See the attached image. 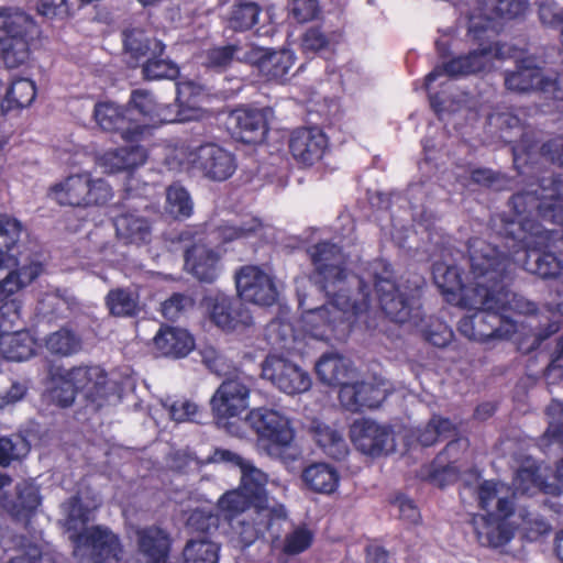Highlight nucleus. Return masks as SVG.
Listing matches in <instances>:
<instances>
[{"label":"nucleus","mask_w":563,"mask_h":563,"mask_svg":"<svg viewBox=\"0 0 563 563\" xmlns=\"http://www.w3.org/2000/svg\"><path fill=\"white\" fill-rule=\"evenodd\" d=\"M455 426L445 418L434 416L423 427L415 431L417 441L423 446H430L439 440H444L454 434Z\"/></svg>","instance_id":"obj_46"},{"label":"nucleus","mask_w":563,"mask_h":563,"mask_svg":"<svg viewBox=\"0 0 563 563\" xmlns=\"http://www.w3.org/2000/svg\"><path fill=\"white\" fill-rule=\"evenodd\" d=\"M36 96L35 85L26 78L14 79L1 103L4 111L30 106Z\"/></svg>","instance_id":"obj_45"},{"label":"nucleus","mask_w":563,"mask_h":563,"mask_svg":"<svg viewBox=\"0 0 563 563\" xmlns=\"http://www.w3.org/2000/svg\"><path fill=\"white\" fill-rule=\"evenodd\" d=\"M46 350L54 355L66 357L81 350V340L68 329H59L45 339Z\"/></svg>","instance_id":"obj_47"},{"label":"nucleus","mask_w":563,"mask_h":563,"mask_svg":"<svg viewBox=\"0 0 563 563\" xmlns=\"http://www.w3.org/2000/svg\"><path fill=\"white\" fill-rule=\"evenodd\" d=\"M247 51L249 47H242L236 44L213 47L206 52L205 64L212 68H224L232 60L245 63L243 54Z\"/></svg>","instance_id":"obj_54"},{"label":"nucleus","mask_w":563,"mask_h":563,"mask_svg":"<svg viewBox=\"0 0 563 563\" xmlns=\"http://www.w3.org/2000/svg\"><path fill=\"white\" fill-rule=\"evenodd\" d=\"M185 563H218L219 545L206 538L190 540L184 549Z\"/></svg>","instance_id":"obj_49"},{"label":"nucleus","mask_w":563,"mask_h":563,"mask_svg":"<svg viewBox=\"0 0 563 563\" xmlns=\"http://www.w3.org/2000/svg\"><path fill=\"white\" fill-rule=\"evenodd\" d=\"M313 540V533L306 527H297L284 540L283 552L296 555L307 550Z\"/></svg>","instance_id":"obj_58"},{"label":"nucleus","mask_w":563,"mask_h":563,"mask_svg":"<svg viewBox=\"0 0 563 563\" xmlns=\"http://www.w3.org/2000/svg\"><path fill=\"white\" fill-rule=\"evenodd\" d=\"M106 306L114 317H133L140 311L139 295L125 288H115L108 292Z\"/></svg>","instance_id":"obj_43"},{"label":"nucleus","mask_w":563,"mask_h":563,"mask_svg":"<svg viewBox=\"0 0 563 563\" xmlns=\"http://www.w3.org/2000/svg\"><path fill=\"white\" fill-rule=\"evenodd\" d=\"M549 427L544 433L543 440L548 443L558 442L563 444V404L553 400L548 409ZM556 477L563 481V460L556 468Z\"/></svg>","instance_id":"obj_52"},{"label":"nucleus","mask_w":563,"mask_h":563,"mask_svg":"<svg viewBox=\"0 0 563 563\" xmlns=\"http://www.w3.org/2000/svg\"><path fill=\"white\" fill-rule=\"evenodd\" d=\"M74 555L79 563H103L120 560L122 548L117 534L104 527L85 529L82 533L70 534Z\"/></svg>","instance_id":"obj_11"},{"label":"nucleus","mask_w":563,"mask_h":563,"mask_svg":"<svg viewBox=\"0 0 563 563\" xmlns=\"http://www.w3.org/2000/svg\"><path fill=\"white\" fill-rule=\"evenodd\" d=\"M522 528L530 540H537L539 537L550 532V525L543 518L532 514L522 516Z\"/></svg>","instance_id":"obj_64"},{"label":"nucleus","mask_w":563,"mask_h":563,"mask_svg":"<svg viewBox=\"0 0 563 563\" xmlns=\"http://www.w3.org/2000/svg\"><path fill=\"white\" fill-rule=\"evenodd\" d=\"M172 420L176 422L196 421L198 406L189 400H177L172 405H163Z\"/></svg>","instance_id":"obj_60"},{"label":"nucleus","mask_w":563,"mask_h":563,"mask_svg":"<svg viewBox=\"0 0 563 563\" xmlns=\"http://www.w3.org/2000/svg\"><path fill=\"white\" fill-rule=\"evenodd\" d=\"M212 460L214 462H229L241 470V486L255 500V507H278L279 505L269 498L265 492L267 475L255 467L250 461L243 460L238 454L228 450H216Z\"/></svg>","instance_id":"obj_20"},{"label":"nucleus","mask_w":563,"mask_h":563,"mask_svg":"<svg viewBox=\"0 0 563 563\" xmlns=\"http://www.w3.org/2000/svg\"><path fill=\"white\" fill-rule=\"evenodd\" d=\"M20 320V306L15 300L0 307V351L4 358L14 362L29 360L34 353V339L27 331H13Z\"/></svg>","instance_id":"obj_13"},{"label":"nucleus","mask_w":563,"mask_h":563,"mask_svg":"<svg viewBox=\"0 0 563 563\" xmlns=\"http://www.w3.org/2000/svg\"><path fill=\"white\" fill-rule=\"evenodd\" d=\"M247 422L257 434V450L285 465L301 457L291 420L272 408H256L247 415Z\"/></svg>","instance_id":"obj_6"},{"label":"nucleus","mask_w":563,"mask_h":563,"mask_svg":"<svg viewBox=\"0 0 563 563\" xmlns=\"http://www.w3.org/2000/svg\"><path fill=\"white\" fill-rule=\"evenodd\" d=\"M302 479L313 492L332 494L339 487L341 476L334 466L327 463H314L305 468Z\"/></svg>","instance_id":"obj_40"},{"label":"nucleus","mask_w":563,"mask_h":563,"mask_svg":"<svg viewBox=\"0 0 563 563\" xmlns=\"http://www.w3.org/2000/svg\"><path fill=\"white\" fill-rule=\"evenodd\" d=\"M95 120L104 131H118L126 141L134 140V131L131 122L134 118L129 117L128 110H122L113 102L104 101L95 106Z\"/></svg>","instance_id":"obj_37"},{"label":"nucleus","mask_w":563,"mask_h":563,"mask_svg":"<svg viewBox=\"0 0 563 563\" xmlns=\"http://www.w3.org/2000/svg\"><path fill=\"white\" fill-rule=\"evenodd\" d=\"M196 153V147L191 148L185 144H179L173 147L167 157H166V165L170 169L176 168H192V157Z\"/></svg>","instance_id":"obj_59"},{"label":"nucleus","mask_w":563,"mask_h":563,"mask_svg":"<svg viewBox=\"0 0 563 563\" xmlns=\"http://www.w3.org/2000/svg\"><path fill=\"white\" fill-rule=\"evenodd\" d=\"M387 383L383 379L344 384L341 387L339 398L343 407L350 411H360L364 408H376L387 397Z\"/></svg>","instance_id":"obj_24"},{"label":"nucleus","mask_w":563,"mask_h":563,"mask_svg":"<svg viewBox=\"0 0 563 563\" xmlns=\"http://www.w3.org/2000/svg\"><path fill=\"white\" fill-rule=\"evenodd\" d=\"M245 63L254 65L267 80H283L295 64V54L290 49L271 51L250 46L243 54Z\"/></svg>","instance_id":"obj_22"},{"label":"nucleus","mask_w":563,"mask_h":563,"mask_svg":"<svg viewBox=\"0 0 563 563\" xmlns=\"http://www.w3.org/2000/svg\"><path fill=\"white\" fill-rule=\"evenodd\" d=\"M154 344L162 355L184 357L194 349V339L184 329L164 327L154 336Z\"/></svg>","instance_id":"obj_39"},{"label":"nucleus","mask_w":563,"mask_h":563,"mask_svg":"<svg viewBox=\"0 0 563 563\" xmlns=\"http://www.w3.org/2000/svg\"><path fill=\"white\" fill-rule=\"evenodd\" d=\"M125 54L134 65L142 63L147 56L162 55L164 45L161 41L151 37L144 30L133 27L123 33Z\"/></svg>","instance_id":"obj_38"},{"label":"nucleus","mask_w":563,"mask_h":563,"mask_svg":"<svg viewBox=\"0 0 563 563\" xmlns=\"http://www.w3.org/2000/svg\"><path fill=\"white\" fill-rule=\"evenodd\" d=\"M201 307L209 319L223 331H242L253 324V317L241 300L224 292H209L203 297Z\"/></svg>","instance_id":"obj_12"},{"label":"nucleus","mask_w":563,"mask_h":563,"mask_svg":"<svg viewBox=\"0 0 563 563\" xmlns=\"http://www.w3.org/2000/svg\"><path fill=\"white\" fill-rule=\"evenodd\" d=\"M250 379L235 376L225 379L211 398V407L219 418L238 417L249 407Z\"/></svg>","instance_id":"obj_18"},{"label":"nucleus","mask_w":563,"mask_h":563,"mask_svg":"<svg viewBox=\"0 0 563 563\" xmlns=\"http://www.w3.org/2000/svg\"><path fill=\"white\" fill-rule=\"evenodd\" d=\"M236 289L241 299L258 305L272 306L278 290L273 276L258 266H244L235 276Z\"/></svg>","instance_id":"obj_15"},{"label":"nucleus","mask_w":563,"mask_h":563,"mask_svg":"<svg viewBox=\"0 0 563 563\" xmlns=\"http://www.w3.org/2000/svg\"><path fill=\"white\" fill-rule=\"evenodd\" d=\"M62 515L64 526L71 534H78L89 520V507L81 504L78 496L71 497L62 505Z\"/></svg>","instance_id":"obj_51"},{"label":"nucleus","mask_w":563,"mask_h":563,"mask_svg":"<svg viewBox=\"0 0 563 563\" xmlns=\"http://www.w3.org/2000/svg\"><path fill=\"white\" fill-rule=\"evenodd\" d=\"M313 437L323 452L335 460L344 459L349 448L343 435L330 426L318 423L313 427Z\"/></svg>","instance_id":"obj_42"},{"label":"nucleus","mask_w":563,"mask_h":563,"mask_svg":"<svg viewBox=\"0 0 563 563\" xmlns=\"http://www.w3.org/2000/svg\"><path fill=\"white\" fill-rule=\"evenodd\" d=\"M374 284L379 305L385 313L395 322L413 325L419 324L420 303L419 286L396 284L389 266L378 261L372 265L368 276L357 279L361 298L351 299L344 288H339L333 299L327 305L311 307L305 297L298 296L299 307L302 309L301 328L310 336L317 340H330L339 336V330L351 317L365 311L371 303L368 291L369 284Z\"/></svg>","instance_id":"obj_1"},{"label":"nucleus","mask_w":563,"mask_h":563,"mask_svg":"<svg viewBox=\"0 0 563 563\" xmlns=\"http://www.w3.org/2000/svg\"><path fill=\"white\" fill-rule=\"evenodd\" d=\"M508 519L509 517L484 515L474 517L473 525L478 542L492 548L508 543L515 533V526Z\"/></svg>","instance_id":"obj_30"},{"label":"nucleus","mask_w":563,"mask_h":563,"mask_svg":"<svg viewBox=\"0 0 563 563\" xmlns=\"http://www.w3.org/2000/svg\"><path fill=\"white\" fill-rule=\"evenodd\" d=\"M512 205L520 216L537 212L544 220L561 224L559 230L523 219L519 233L507 241V247L519 249L511 252L512 263L542 278L563 276V265L556 253L563 252V178H542L540 184L512 197Z\"/></svg>","instance_id":"obj_2"},{"label":"nucleus","mask_w":563,"mask_h":563,"mask_svg":"<svg viewBox=\"0 0 563 563\" xmlns=\"http://www.w3.org/2000/svg\"><path fill=\"white\" fill-rule=\"evenodd\" d=\"M113 223L117 236L123 243L141 245L151 240V224L137 211H124L114 218Z\"/></svg>","instance_id":"obj_34"},{"label":"nucleus","mask_w":563,"mask_h":563,"mask_svg":"<svg viewBox=\"0 0 563 563\" xmlns=\"http://www.w3.org/2000/svg\"><path fill=\"white\" fill-rule=\"evenodd\" d=\"M308 253L316 272L327 284L325 288L347 278L346 257L335 244L322 242L311 246Z\"/></svg>","instance_id":"obj_23"},{"label":"nucleus","mask_w":563,"mask_h":563,"mask_svg":"<svg viewBox=\"0 0 563 563\" xmlns=\"http://www.w3.org/2000/svg\"><path fill=\"white\" fill-rule=\"evenodd\" d=\"M234 135L244 143H256L266 134V119L261 110L236 109L229 117Z\"/></svg>","instance_id":"obj_31"},{"label":"nucleus","mask_w":563,"mask_h":563,"mask_svg":"<svg viewBox=\"0 0 563 563\" xmlns=\"http://www.w3.org/2000/svg\"><path fill=\"white\" fill-rule=\"evenodd\" d=\"M481 15L472 12L468 15V25L466 41L468 51L465 54L451 59L450 62L438 66L426 77V88L442 75L450 77L467 76L482 71L490 70L496 59L503 58V51L498 43L490 40V22L486 18V24L481 22Z\"/></svg>","instance_id":"obj_5"},{"label":"nucleus","mask_w":563,"mask_h":563,"mask_svg":"<svg viewBox=\"0 0 563 563\" xmlns=\"http://www.w3.org/2000/svg\"><path fill=\"white\" fill-rule=\"evenodd\" d=\"M478 506L486 516L510 517L515 509L516 493L505 483L483 481L476 489Z\"/></svg>","instance_id":"obj_25"},{"label":"nucleus","mask_w":563,"mask_h":563,"mask_svg":"<svg viewBox=\"0 0 563 563\" xmlns=\"http://www.w3.org/2000/svg\"><path fill=\"white\" fill-rule=\"evenodd\" d=\"M327 146V136L317 128L296 130L289 140V150L294 159L303 166L318 163L322 158Z\"/></svg>","instance_id":"obj_26"},{"label":"nucleus","mask_w":563,"mask_h":563,"mask_svg":"<svg viewBox=\"0 0 563 563\" xmlns=\"http://www.w3.org/2000/svg\"><path fill=\"white\" fill-rule=\"evenodd\" d=\"M191 159L194 169L214 181L230 178L236 169L234 155L216 143L197 146Z\"/></svg>","instance_id":"obj_17"},{"label":"nucleus","mask_w":563,"mask_h":563,"mask_svg":"<svg viewBox=\"0 0 563 563\" xmlns=\"http://www.w3.org/2000/svg\"><path fill=\"white\" fill-rule=\"evenodd\" d=\"M64 384L95 401L106 396L107 374L99 366H78L64 374Z\"/></svg>","instance_id":"obj_28"},{"label":"nucleus","mask_w":563,"mask_h":563,"mask_svg":"<svg viewBox=\"0 0 563 563\" xmlns=\"http://www.w3.org/2000/svg\"><path fill=\"white\" fill-rule=\"evenodd\" d=\"M286 511L283 506L278 507H255V512H247L241 520L232 523V539L241 548L253 544L274 520L284 519Z\"/></svg>","instance_id":"obj_19"},{"label":"nucleus","mask_w":563,"mask_h":563,"mask_svg":"<svg viewBox=\"0 0 563 563\" xmlns=\"http://www.w3.org/2000/svg\"><path fill=\"white\" fill-rule=\"evenodd\" d=\"M472 282L463 285L456 266L435 264L433 278L445 294L459 295V302L465 309L479 307L494 308L499 302L488 289V284L506 271V257L492 244L482 239H473L468 245Z\"/></svg>","instance_id":"obj_3"},{"label":"nucleus","mask_w":563,"mask_h":563,"mask_svg":"<svg viewBox=\"0 0 563 563\" xmlns=\"http://www.w3.org/2000/svg\"><path fill=\"white\" fill-rule=\"evenodd\" d=\"M261 11L256 2L240 0L228 15V25L234 31H247L258 23Z\"/></svg>","instance_id":"obj_44"},{"label":"nucleus","mask_w":563,"mask_h":563,"mask_svg":"<svg viewBox=\"0 0 563 563\" xmlns=\"http://www.w3.org/2000/svg\"><path fill=\"white\" fill-rule=\"evenodd\" d=\"M218 506L230 518L244 511L255 512V500L251 498L250 494L244 492L242 486L239 489L223 494L218 501Z\"/></svg>","instance_id":"obj_50"},{"label":"nucleus","mask_w":563,"mask_h":563,"mask_svg":"<svg viewBox=\"0 0 563 563\" xmlns=\"http://www.w3.org/2000/svg\"><path fill=\"white\" fill-rule=\"evenodd\" d=\"M29 452L30 444L23 437L0 438V465L8 466L11 462L25 457Z\"/></svg>","instance_id":"obj_56"},{"label":"nucleus","mask_w":563,"mask_h":563,"mask_svg":"<svg viewBox=\"0 0 563 563\" xmlns=\"http://www.w3.org/2000/svg\"><path fill=\"white\" fill-rule=\"evenodd\" d=\"M126 110L129 117L134 118V121L131 122L134 139L143 134L150 126L197 120L199 115V110L195 107H191L190 112L187 113L181 109L175 110L172 104H161L146 90L133 91Z\"/></svg>","instance_id":"obj_8"},{"label":"nucleus","mask_w":563,"mask_h":563,"mask_svg":"<svg viewBox=\"0 0 563 563\" xmlns=\"http://www.w3.org/2000/svg\"><path fill=\"white\" fill-rule=\"evenodd\" d=\"M471 316L462 318L459 322V331L465 338L475 341H487L493 338H510L512 330L498 327L501 317L493 313L492 310L479 307Z\"/></svg>","instance_id":"obj_27"},{"label":"nucleus","mask_w":563,"mask_h":563,"mask_svg":"<svg viewBox=\"0 0 563 563\" xmlns=\"http://www.w3.org/2000/svg\"><path fill=\"white\" fill-rule=\"evenodd\" d=\"M545 468L537 465L536 462L527 460L514 478L516 492L533 495L537 492H544L550 495H560L562 486L558 483H547L543 479Z\"/></svg>","instance_id":"obj_36"},{"label":"nucleus","mask_w":563,"mask_h":563,"mask_svg":"<svg viewBox=\"0 0 563 563\" xmlns=\"http://www.w3.org/2000/svg\"><path fill=\"white\" fill-rule=\"evenodd\" d=\"M262 229V223L257 219H252L249 223L241 227L232 224L221 225L210 234L209 243L213 244L217 240L231 242L239 239H245L251 235H257Z\"/></svg>","instance_id":"obj_53"},{"label":"nucleus","mask_w":563,"mask_h":563,"mask_svg":"<svg viewBox=\"0 0 563 563\" xmlns=\"http://www.w3.org/2000/svg\"><path fill=\"white\" fill-rule=\"evenodd\" d=\"M350 438L355 448L371 456L395 451L391 430L369 419H356L350 427Z\"/></svg>","instance_id":"obj_16"},{"label":"nucleus","mask_w":563,"mask_h":563,"mask_svg":"<svg viewBox=\"0 0 563 563\" xmlns=\"http://www.w3.org/2000/svg\"><path fill=\"white\" fill-rule=\"evenodd\" d=\"M147 159V151L140 145H130L102 153L97 164L106 173L130 172L143 166Z\"/></svg>","instance_id":"obj_32"},{"label":"nucleus","mask_w":563,"mask_h":563,"mask_svg":"<svg viewBox=\"0 0 563 563\" xmlns=\"http://www.w3.org/2000/svg\"><path fill=\"white\" fill-rule=\"evenodd\" d=\"M36 11L40 15L52 20H63L69 15L67 0H40L36 4Z\"/></svg>","instance_id":"obj_62"},{"label":"nucleus","mask_w":563,"mask_h":563,"mask_svg":"<svg viewBox=\"0 0 563 563\" xmlns=\"http://www.w3.org/2000/svg\"><path fill=\"white\" fill-rule=\"evenodd\" d=\"M139 552L146 563H165L170 548L168 533L157 526L135 530Z\"/></svg>","instance_id":"obj_33"},{"label":"nucleus","mask_w":563,"mask_h":563,"mask_svg":"<svg viewBox=\"0 0 563 563\" xmlns=\"http://www.w3.org/2000/svg\"><path fill=\"white\" fill-rule=\"evenodd\" d=\"M48 195L60 206L89 207L109 201L112 190L103 179H93L89 173H79L53 185Z\"/></svg>","instance_id":"obj_9"},{"label":"nucleus","mask_w":563,"mask_h":563,"mask_svg":"<svg viewBox=\"0 0 563 563\" xmlns=\"http://www.w3.org/2000/svg\"><path fill=\"white\" fill-rule=\"evenodd\" d=\"M262 376L287 395L301 394L311 387V378L306 371L278 355L266 357L262 365Z\"/></svg>","instance_id":"obj_14"},{"label":"nucleus","mask_w":563,"mask_h":563,"mask_svg":"<svg viewBox=\"0 0 563 563\" xmlns=\"http://www.w3.org/2000/svg\"><path fill=\"white\" fill-rule=\"evenodd\" d=\"M38 27L31 14L18 7L0 8V56L7 68L29 63Z\"/></svg>","instance_id":"obj_7"},{"label":"nucleus","mask_w":563,"mask_h":563,"mask_svg":"<svg viewBox=\"0 0 563 563\" xmlns=\"http://www.w3.org/2000/svg\"><path fill=\"white\" fill-rule=\"evenodd\" d=\"M505 86L515 92H529L539 90L554 99L563 100V73L559 75L545 74L532 57L518 62L516 70L505 75Z\"/></svg>","instance_id":"obj_10"},{"label":"nucleus","mask_w":563,"mask_h":563,"mask_svg":"<svg viewBox=\"0 0 563 563\" xmlns=\"http://www.w3.org/2000/svg\"><path fill=\"white\" fill-rule=\"evenodd\" d=\"M351 371V362L336 353L323 354L316 363L319 379L330 386L347 384L345 378Z\"/></svg>","instance_id":"obj_41"},{"label":"nucleus","mask_w":563,"mask_h":563,"mask_svg":"<svg viewBox=\"0 0 563 563\" xmlns=\"http://www.w3.org/2000/svg\"><path fill=\"white\" fill-rule=\"evenodd\" d=\"M509 265L510 262L506 258V271L496 279V282H489L488 289L495 298H499V302L496 305V307L486 309L492 310L493 313L501 317L503 320L501 322H497V325L503 327L504 330H512L510 333L511 336L517 332L519 321L512 320L507 312L514 311L518 314H530L536 311V306L533 302L527 300L526 298L516 294H511L505 289L504 285L501 284V278L508 271Z\"/></svg>","instance_id":"obj_21"},{"label":"nucleus","mask_w":563,"mask_h":563,"mask_svg":"<svg viewBox=\"0 0 563 563\" xmlns=\"http://www.w3.org/2000/svg\"><path fill=\"white\" fill-rule=\"evenodd\" d=\"M190 306L191 299L189 297L175 294L162 303V313L166 319L175 320Z\"/></svg>","instance_id":"obj_63"},{"label":"nucleus","mask_w":563,"mask_h":563,"mask_svg":"<svg viewBox=\"0 0 563 563\" xmlns=\"http://www.w3.org/2000/svg\"><path fill=\"white\" fill-rule=\"evenodd\" d=\"M23 228L14 218L0 214V303H9L12 296L30 285L42 272L37 262L29 263L21 256L20 239Z\"/></svg>","instance_id":"obj_4"},{"label":"nucleus","mask_w":563,"mask_h":563,"mask_svg":"<svg viewBox=\"0 0 563 563\" xmlns=\"http://www.w3.org/2000/svg\"><path fill=\"white\" fill-rule=\"evenodd\" d=\"M194 202L186 188L178 184L166 190L165 212L174 219H185L192 214Z\"/></svg>","instance_id":"obj_48"},{"label":"nucleus","mask_w":563,"mask_h":563,"mask_svg":"<svg viewBox=\"0 0 563 563\" xmlns=\"http://www.w3.org/2000/svg\"><path fill=\"white\" fill-rule=\"evenodd\" d=\"M336 37L335 34L328 36L319 29H310L303 36L302 46L306 51L320 52L329 48L336 41Z\"/></svg>","instance_id":"obj_61"},{"label":"nucleus","mask_w":563,"mask_h":563,"mask_svg":"<svg viewBox=\"0 0 563 563\" xmlns=\"http://www.w3.org/2000/svg\"><path fill=\"white\" fill-rule=\"evenodd\" d=\"M161 55L147 56L143 62V74L147 79H174L178 76V67Z\"/></svg>","instance_id":"obj_57"},{"label":"nucleus","mask_w":563,"mask_h":563,"mask_svg":"<svg viewBox=\"0 0 563 563\" xmlns=\"http://www.w3.org/2000/svg\"><path fill=\"white\" fill-rule=\"evenodd\" d=\"M16 498L4 499L2 508L16 520H29L42 504L40 487L32 482L16 485Z\"/></svg>","instance_id":"obj_35"},{"label":"nucleus","mask_w":563,"mask_h":563,"mask_svg":"<svg viewBox=\"0 0 563 563\" xmlns=\"http://www.w3.org/2000/svg\"><path fill=\"white\" fill-rule=\"evenodd\" d=\"M185 268L199 280L211 283L220 273V254L210 245L196 243L186 251Z\"/></svg>","instance_id":"obj_29"},{"label":"nucleus","mask_w":563,"mask_h":563,"mask_svg":"<svg viewBox=\"0 0 563 563\" xmlns=\"http://www.w3.org/2000/svg\"><path fill=\"white\" fill-rule=\"evenodd\" d=\"M205 95L203 87L194 81V80H180L177 84V104L173 106L175 110H185L189 113V109L195 107L199 110V115L197 119L201 117V109L197 106L198 100Z\"/></svg>","instance_id":"obj_55"}]
</instances>
